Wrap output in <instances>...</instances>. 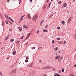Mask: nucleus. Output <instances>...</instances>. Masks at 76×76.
<instances>
[{
    "label": "nucleus",
    "mask_w": 76,
    "mask_h": 76,
    "mask_svg": "<svg viewBox=\"0 0 76 76\" xmlns=\"http://www.w3.org/2000/svg\"><path fill=\"white\" fill-rule=\"evenodd\" d=\"M37 18H38V16L37 15H34L33 17V20L34 21H35L37 20Z\"/></svg>",
    "instance_id": "nucleus-1"
},
{
    "label": "nucleus",
    "mask_w": 76,
    "mask_h": 76,
    "mask_svg": "<svg viewBox=\"0 0 76 76\" xmlns=\"http://www.w3.org/2000/svg\"><path fill=\"white\" fill-rule=\"evenodd\" d=\"M16 73V71L15 70H12V72L10 73V74L11 75L13 76Z\"/></svg>",
    "instance_id": "nucleus-2"
},
{
    "label": "nucleus",
    "mask_w": 76,
    "mask_h": 76,
    "mask_svg": "<svg viewBox=\"0 0 76 76\" xmlns=\"http://www.w3.org/2000/svg\"><path fill=\"white\" fill-rule=\"evenodd\" d=\"M31 35V33H28L27 35V36H26V39H28V38H29V37H30V35Z\"/></svg>",
    "instance_id": "nucleus-3"
},
{
    "label": "nucleus",
    "mask_w": 76,
    "mask_h": 76,
    "mask_svg": "<svg viewBox=\"0 0 76 76\" xmlns=\"http://www.w3.org/2000/svg\"><path fill=\"white\" fill-rule=\"evenodd\" d=\"M23 28H25V29H27L28 28V26H27L26 25H24L23 26Z\"/></svg>",
    "instance_id": "nucleus-4"
},
{
    "label": "nucleus",
    "mask_w": 76,
    "mask_h": 76,
    "mask_svg": "<svg viewBox=\"0 0 76 76\" xmlns=\"http://www.w3.org/2000/svg\"><path fill=\"white\" fill-rule=\"evenodd\" d=\"M67 4L65 3H64L63 4V7H67Z\"/></svg>",
    "instance_id": "nucleus-5"
},
{
    "label": "nucleus",
    "mask_w": 76,
    "mask_h": 76,
    "mask_svg": "<svg viewBox=\"0 0 76 76\" xmlns=\"http://www.w3.org/2000/svg\"><path fill=\"white\" fill-rule=\"evenodd\" d=\"M51 2H50L49 4L48 5V7L49 8L50 7V6H51Z\"/></svg>",
    "instance_id": "nucleus-6"
},
{
    "label": "nucleus",
    "mask_w": 76,
    "mask_h": 76,
    "mask_svg": "<svg viewBox=\"0 0 76 76\" xmlns=\"http://www.w3.org/2000/svg\"><path fill=\"white\" fill-rule=\"evenodd\" d=\"M72 17H70L68 20V22H70V20H72Z\"/></svg>",
    "instance_id": "nucleus-7"
},
{
    "label": "nucleus",
    "mask_w": 76,
    "mask_h": 76,
    "mask_svg": "<svg viewBox=\"0 0 76 76\" xmlns=\"http://www.w3.org/2000/svg\"><path fill=\"white\" fill-rule=\"evenodd\" d=\"M27 18H28V19H31V15L30 14H28V15L27 16Z\"/></svg>",
    "instance_id": "nucleus-8"
},
{
    "label": "nucleus",
    "mask_w": 76,
    "mask_h": 76,
    "mask_svg": "<svg viewBox=\"0 0 76 76\" xmlns=\"http://www.w3.org/2000/svg\"><path fill=\"white\" fill-rule=\"evenodd\" d=\"M38 50H39V51H41V50H42V47H39L38 48Z\"/></svg>",
    "instance_id": "nucleus-9"
},
{
    "label": "nucleus",
    "mask_w": 76,
    "mask_h": 76,
    "mask_svg": "<svg viewBox=\"0 0 76 76\" xmlns=\"http://www.w3.org/2000/svg\"><path fill=\"white\" fill-rule=\"evenodd\" d=\"M18 28L19 31H22V28L21 27H18Z\"/></svg>",
    "instance_id": "nucleus-10"
},
{
    "label": "nucleus",
    "mask_w": 76,
    "mask_h": 76,
    "mask_svg": "<svg viewBox=\"0 0 76 76\" xmlns=\"http://www.w3.org/2000/svg\"><path fill=\"white\" fill-rule=\"evenodd\" d=\"M54 76H60V75H59V74H54Z\"/></svg>",
    "instance_id": "nucleus-11"
},
{
    "label": "nucleus",
    "mask_w": 76,
    "mask_h": 76,
    "mask_svg": "<svg viewBox=\"0 0 76 76\" xmlns=\"http://www.w3.org/2000/svg\"><path fill=\"white\" fill-rule=\"evenodd\" d=\"M5 17L6 18H7V19H9V16L7 15H6Z\"/></svg>",
    "instance_id": "nucleus-12"
},
{
    "label": "nucleus",
    "mask_w": 76,
    "mask_h": 76,
    "mask_svg": "<svg viewBox=\"0 0 76 76\" xmlns=\"http://www.w3.org/2000/svg\"><path fill=\"white\" fill-rule=\"evenodd\" d=\"M61 23L63 24V25H64L65 24V22L64 21H62L61 22Z\"/></svg>",
    "instance_id": "nucleus-13"
},
{
    "label": "nucleus",
    "mask_w": 76,
    "mask_h": 76,
    "mask_svg": "<svg viewBox=\"0 0 76 76\" xmlns=\"http://www.w3.org/2000/svg\"><path fill=\"white\" fill-rule=\"evenodd\" d=\"M9 19H10V20H11V21H12V22H14V21L12 19V18H11L10 17L9 18Z\"/></svg>",
    "instance_id": "nucleus-14"
},
{
    "label": "nucleus",
    "mask_w": 76,
    "mask_h": 76,
    "mask_svg": "<svg viewBox=\"0 0 76 76\" xmlns=\"http://www.w3.org/2000/svg\"><path fill=\"white\" fill-rule=\"evenodd\" d=\"M45 69H49V66H47L45 67Z\"/></svg>",
    "instance_id": "nucleus-15"
},
{
    "label": "nucleus",
    "mask_w": 76,
    "mask_h": 76,
    "mask_svg": "<svg viewBox=\"0 0 76 76\" xmlns=\"http://www.w3.org/2000/svg\"><path fill=\"white\" fill-rule=\"evenodd\" d=\"M33 64V63H31V64H30V65H29V67H32V65Z\"/></svg>",
    "instance_id": "nucleus-16"
},
{
    "label": "nucleus",
    "mask_w": 76,
    "mask_h": 76,
    "mask_svg": "<svg viewBox=\"0 0 76 76\" xmlns=\"http://www.w3.org/2000/svg\"><path fill=\"white\" fill-rule=\"evenodd\" d=\"M24 38V36H22L21 37L20 39H23Z\"/></svg>",
    "instance_id": "nucleus-17"
},
{
    "label": "nucleus",
    "mask_w": 76,
    "mask_h": 76,
    "mask_svg": "<svg viewBox=\"0 0 76 76\" xmlns=\"http://www.w3.org/2000/svg\"><path fill=\"white\" fill-rule=\"evenodd\" d=\"M55 60H57V59H58V56H56L55 57Z\"/></svg>",
    "instance_id": "nucleus-18"
},
{
    "label": "nucleus",
    "mask_w": 76,
    "mask_h": 76,
    "mask_svg": "<svg viewBox=\"0 0 76 76\" xmlns=\"http://www.w3.org/2000/svg\"><path fill=\"white\" fill-rule=\"evenodd\" d=\"M15 54H16V52H15V51L13 52L12 54L13 55H15Z\"/></svg>",
    "instance_id": "nucleus-19"
},
{
    "label": "nucleus",
    "mask_w": 76,
    "mask_h": 76,
    "mask_svg": "<svg viewBox=\"0 0 76 76\" xmlns=\"http://www.w3.org/2000/svg\"><path fill=\"white\" fill-rule=\"evenodd\" d=\"M61 3H62V2H61V1H60L59 2H58V4H61Z\"/></svg>",
    "instance_id": "nucleus-20"
},
{
    "label": "nucleus",
    "mask_w": 76,
    "mask_h": 76,
    "mask_svg": "<svg viewBox=\"0 0 76 76\" xmlns=\"http://www.w3.org/2000/svg\"><path fill=\"white\" fill-rule=\"evenodd\" d=\"M8 39V36H7L5 37V40H7Z\"/></svg>",
    "instance_id": "nucleus-21"
},
{
    "label": "nucleus",
    "mask_w": 76,
    "mask_h": 76,
    "mask_svg": "<svg viewBox=\"0 0 76 76\" xmlns=\"http://www.w3.org/2000/svg\"><path fill=\"white\" fill-rule=\"evenodd\" d=\"M61 59L60 58H59L58 60V61L59 62H60V61H61Z\"/></svg>",
    "instance_id": "nucleus-22"
},
{
    "label": "nucleus",
    "mask_w": 76,
    "mask_h": 76,
    "mask_svg": "<svg viewBox=\"0 0 76 76\" xmlns=\"http://www.w3.org/2000/svg\"><path fill=\"white\" fill-rule=\"evenodd\" d=\"M56 40L57 41H59V40H60V38H58L56 39Z\"/></svg>",
    "instance_id": "nucleus-23"
},
{
    "label": "nucleus",
    "mask_w": 76,
    "mask_h": 76,
    "mask_svg": "<svg viewBox=\"0 0 76 76\" xmlns=\"http://www.w3.org/2000/svg\"><path fill=\"white\" fill-rule=\"evenodd\" d=\"M57 50H58V47H56V49H54L55 51H57Z\"/></svg>",
    "instance_id": "nucleus-24"
},
{
    "label": "nucleus",
    "mask_w": 76,
    "mask_h": 76,
    "mask_svg": "<svg viewBox=\"0 0 76 76\" xmlns=\"http://www.w3.org/2000/svg\"><path fill=\"white\" fill-rule=\"evenodd\" d=\"M74 37L75 39H76V34H75L74 35Z\"/></svg>",
    "instance_id": "nucleus-25"
},
{
    "label": "nucleus",
    "mask_w": 76,
    "mask_h": 76,
    "mask_svg": "<svg viewBox=\"0 0 76 76\" xmlns=\"http://www.w3.org/2000/svg\"><path fill=\"white\" fill-rule=\"evenodd\" d=\"M13 41H14V39H11L10 40V42H13Z\"/></svg>",
    "instance_id": "nucleus-26"
},
{
    "label": "nucleus",
    "mask_w": 76,
    "mask_h": 76,
    "mask_svg": "<svg viewBox=\"0 0 76 76\" xmlns=\"http://www.w3.org/2000/svg\"><path fill=\"white\" fill-rule=\"evenodd\" d=\"M64 69L62 68V72H64Z\"/></svg>",
    "instance_id": "nucleus-27"
},
{
    "label": "nucleus",
    "mask_w": 76,
    "mask_h": 76,
    "mask_svg": "<svg viewBox=\"0 0 76 76\" xmlns=\"http://www.w3.org/2000/svg\"><path fill=\"white\" fill-rule=\"evenodd\" d=\"M43 32H47V30L46 29H44L43 30Z\"/></svg>",
    "instance_id": "nucleus-28"
},
{
    "label": "nucleus",
    "mask_w": 76,
    "mask_h": 76,
    "mask_svg": "<svg viewBox=\"0 0 76 76\" xmlns=\"http://www.w3.org/2000/svg\"><path fill=\"white\" fill-rule=\"evenodd\" d=\"M69 76H75V75L73 74H71L70 75H69Z\"/></svg>",
    "instance_id": "nucleus-29"
},
{
    "label": "nucleus",
    "mask_w": 76,
    "mask_h": 76,
    "mask_svg": "<svg viewBox=\"0 0 76 76\" xmlns=\"http://www.w3.org/2000/svg\"><path fill=\"white\" fill-rule=\"evenodd\" d=\"M5 23H6L7 25L8 24V22H7V21L6 20L5 21Z\"/></svg>",
    "instance_id": "nucleus-30"
},
{
    "label": "nucleus",
    "mask_w": 76,
    "mask_h": 76,
    "mask_svg": "<svg viewBox=\"0 0 76 76\" xmlns=\"http://www.w3.org/2000/svg\"><path fill=\"white\" fill-rule=\"evenodd\" d=\"M57 29H60V27H58L57 28Z\"/></svg>",
    "instance_id": "nucleus-31"
},
{
    "label": "nucleus",
    "mask_w": 76,
    "mask_h": 76,
    "mask_svg": "<svg viewBox=\"0 0 76 76\" xmlns=\"http://www.w3.org/2000/svg\"><path fill=\"white\" fill-rule=\"evenodd\" d=\"M25 61L26 63H28V60H25Z\"/></svg>",
    "instance_id": "nucleus-32"
},
{
    "label": "nucleus",
    "mask_w": 76,
    "mask_h": 76,
    "mask_svg": "<svg viewBox=\"0 0 76 76\" xmlns=\"http://www.w3.org/2000/svg\"><path fill=\"white\" fill-rule=\"evenodd\" d=\"M53 14H52V15H51L49 17V18H51V17H52V16H53Z\"/></svg>",
    "instance_id": "nucleus-33"
},
{
    "label": "nucleus",
    "mask_w": 76,
    "mask_h": 76,
    "mask_svg": "<svg viewBox=\"0 0 76 76\" xmlns=\"http://www.w3.org/2000/svg\"><path fill=\"white\" fill-rule=\"evenodd\" d=\"M54 40H53L52 41V44H54Z\"/></svg>",
    "instance_id": "nucleus-34"
},
{
    "label": "nucleus",
    "mask_w": 76,
    "mask_h": 76,
    "mask_svg": "<svg viewBox=\"0 0 76 76\" xmlns=\"http://www.w3.org/2000/svg\"><path fill=\"white\" fill-rule=\"evenodd\" d=\"M20 42V41H18L17 42V44H19V42Z\"/></svg>",
    "instance_id": "nucleus-35"
},
{
    "label": "nucleus",
    "mask_w": 76,
    "mask_h": 76,
    "mask_svg": "<svg viewBox=\"0 0 76 76\" xmlns=\"http://www.w3.org/2000/svg\"><path fill=\"white\" fill-rule=\"evenodd\" d=\"M0 75L1 76H3V75L2 73H1V72H0Z\"/></svg>",
    "instance_id": "nucleus-36"
},
{
    "label": "nucleus",
    "mask_w": 76,
    "mask_h": 76,
    "mask_svg": "<svg viewBox=\"0 0 76 76\" xmlns=\"http://www.w3.org/2000/svg\"><path fill=\"white\" fill-rule=\"evenodd\" d=\"M66 41H64V42H63V44H65L66 43Z\"/></svg>",
    "instance_id": "nucleus-37"
},
{
    "label": "nucleus",
    "mask_w": 76,
    "mask_h": 76,
    "mask_svg": "<svg viewBox=\"0 0 76 76\" xmlns=\"http://www.w3.org/2000/svg\"><path fill=\"white\" fill-rule=\"evenodd\" d=\"M23 20V18H22V17H21L20 20Z\"/></svg>",
    "instance_id": "nucleus-38"
},
{
    "label": "nucleus",
    "mask_w": 76,
    "mask_h": 76,
    "mask_svg": "<svg viewBox=\"0 0 76 76\" xmlns=\"http://www.w3.org/2000/svg\"><path fill=\"white\" fill-rule=\"evenodd\" d=\"M63 56H61V58H60L61 60H62V59H63Z\"/></svg>",
    "instance_id": "nucleus-39"
},
{
    "label": "nucleus",
    "mask_w": 76,
    "mask_h": 76,
    "mask_svg": "<svg viewBox=\"0 0 76 76\" xmlns=\"http://www.w3.org/2000/svg\"><path fill=\"white\" fill-rule=\"evenodd\" d=\"M43 22H44V20H42V21H41L40 23H43Z\"/></svg>",
    "instance_id": "nucleus-40"
},
{
    "label": "nucleus",
    "mask_w": 76,
    "mask_h": 76,
    "mask_svg": "<svg viewBox=\"0 0 76 76\" xmlns=\"http://www.w3.org/2000/svg\"><path fill=\"white\" fill-rule=\"evenodd\" d=\"M47 27H48V25H46V26H45V28H47Z\"/></svg>",
    "instance_id": "nucleus-41"
},
{
    "label": "nucleus",
    "mask_w": 76,
    "mask_h": 76,
    "mask_svg": "<svg viewBox=\"0 0 76 76\" xmlns=\"http://www.w3.org/2000/svg\"><path fill=\"white\" fill-rule=\"evenodd\" d=\"M24 16H25V15H23L21 17V18H23V17H24Z\"/></svg>",
    "instance_id": "nucleus-42"
},
{
    "label": "nucleus",
    "mask_w": 76,
    "mask_h": 76,
    "mask_svg": "<svg viewBox=\"0 0 76 76\" xmlns=\"http://www.w3.org/2000/svg\"><path fill=\"white\" fill-rule=\"evenodd\" d=\"M61 70H60L59 71V73H61Z\"/></svg>",
    "instance_id": "nucleus-43"
},
{
    "label": "nucleus",
    "mask_w": 76,
    "mask_h": 76,
    "mask_svg": "<svg viewBox=\"0 0 76 76\" xmlns=\"http://www.w3.org/2000/svg\"><path fill=\"white\" fill-rule=\"evenodd\" d=\"M26 59H29V58H28L27 57H26Z\"/></svg>",
    "instance_id": "nucleus-44"
},
{
    "label": "nucleus",
    "mask_w": 76,
    "mask_h": 76,
    "mask_svg": "<svg viewBox=\"0 0 76 76\" xmlns=\"http://www.w3.org/2000/svg\"><path fill=\"white\" fill-rule=\"evenodd\" d=\"M49 1V0H47V1H46L47 3H48Z\"/></svg>",
    "instance_id": "nucleus-45"
},
{
    "label": "nucleus",
    "mask_w": 76,
    "mask_h": 76,
    "mask_svg": "<svg viewBox=\"0 0 76 76\" xmlns=\"http://www.w3.org/2000/svg\"><path fill=\"white\" fill-rule=\"evenodd\" d=\"M19 1H20L19 3V4H20V2H21V1H20V0Z\"/></svg>",
    "instance_id": "nucleus-46"
},
{
    "label": "nucleus",
    "mask_w": 76,
    "mask_h": 76,
    "mask_svg": "<svg viewBox=\"0 0 76 76\" xmlns=\"http://www.w3.org/2000/svg\"><path fill=\"white\" fill-rule=\"evenodd\" d=\"M39 30H38V31H37V34H38V33H39Z\"/></svg>",
    "instance_id": "nucleus-47"
},
{
    "label": "nucleus",
    "mask_w": 76,
    "mask_h": 76,
    "mask_svg": "<svg viewBox=\"0 0 76 76\" xmlns=\"http://www.w3.org/2000/svg\"><path fill=\"white\" fill-rule=\"evenodd\" d=\"M56 56H58V54L57 53H56Z\"/></svg>",
    "instance_id": "nucleus-48"
},
{
    "label": "nucleus",
    "mask_w": 76,
    "mask_h": 76,
    "mask_svg": "<svg viewBox=\"0 0 76 76\" xmlns=\"http://www.w3.org/2000/svg\"><path fill=\"white\" fill-rule=\"evenodd\" d=\"M7 60H9V57H8L7 58Z\"/></svg>",
    "instance_id": "nucleus-49"
},
{
    "label": "nucleus",
    "mask_w": 76,
    "mask_h": 76,
    "mask_svg": "<svg viewBox=\"0 0 76 76\" xmlns=\"http://www.w3.org/2000/svg\"><path fill=\"white\" fill-rule=\"evenodd\" d=\"M63 41H62V42H60V44H61V43H63Z\"/></svg>",
    "instance_id": "nucleus-50"
},
{
    "label": "nucleus",
    "mask_w": 76,
    "mask_h": 76,
    "mask_svg": "<svg viewBox=\"0 0 76 76\" xmlns=\"http://www.w3.org/2000/svg\"><path fill=\"white\" fill-rule=\"evenodd\" d=\"M53 71H55V68H53Z\"/></svg>",
    "instance_id": "nucleus-51"
},
{
    "label": "nucleus",
    "mask_w": 76,
    "mask_h": 76,
    "mask_svg": "<svg viewBox=\"0 0 76 76\" xmlns=\"http://www.w3.org/2000/svg\"><path fill=\"white\" fill-rule=\"evenodd\" d=\"M9 1H10V0H7V2H9Z\"/></svg>",
    "instance_id": "nucleus-52"
},
{
    "label": "nucleus",
    "mask_w": 76,
    "mask_h": 76,
    "mask_svg": "<svg viewBox=\"0 0 76 76\" xmlns=\"http://www.w3.org/2000/svg\"><path fill=\"white\" fill-rule=\"evenodd\" d=\"M35 47H34L32 48L33 49H35Z\"/></svg>",
    "instance_id": "nucleus-53"
},
{
    "label": "nucleus",
    "mask_w": 76,
    "mask_h": 76,
    "mask_svg": "<svg viewBox=\"0 0 76 76\" xmlns=\"http://www.w3.org/2000/svg\"><path fill=\"white\" fill-rule=\"evenodd\" d=\"M9 30L10 31H12V29L11 28H10L9 29Z\"/></svg>",
    "instance_id": "nucleus-54"
},
{
    "label": "nucleus",
    "mask_w": 76,
    "mask_h": 76,
    "mask_svg": "<svg viewBox=\"0 0 76 76\" xmlns=\"http://www.w3.org/2000/svg\"><path fill=\"white\" fill-rule=\"evenodd\" d=\"M22 21V20H20V21H19V23H20V22H21V21Z\"/></svg>",
    "instance_id": "nucleus-55"
},
{
    "label": "nucleus",
    "mask_w": 76,
    "mask_h": 76,
    "mask_svg": "<svg viewBox=\"0 0 76 76\" xmlns=\"http://www.w3.org/2000/svg\"><path fill=\"white\" fill-rule=\"evenodd\" d=\"M42 23H40V25L41 26V25H42Z\"/></svg>",
    "instance_id": "nucleus-56"
},
{
    "label": "nucleus",
    "mask_w": 76,
    "mask_h": 76,
    "mask_svg": "<svg viewBox=\"0 0 76 76\" xmlns=\"http://www.w3.org/2000/svg\"><path fill=\"white\" fill-rule=\"evenodd\" d=\"M41 61H42V60H39V62L40 63H41Z\"/></svg>",
    "instance_id": "nucleus-57"
},
{
    "label": "nucleus",
    "mask_w": 76,
    "mask_h": 76,
    "mask_svg": "<svg viewBox=\"0 0 76 76\" xmlns=\"http://www.w3.org/2000/svg\"><path fill=\"white\" fill-rule=\"evenodd\" d=\"M30 2H32V0H30Z\"/></svg>",
    "instance_id": "nucleus-58"
},
{
    "label": "nucleus",
    "mask_w": 76,
    "mask_h": 76,
    "mask_svg": "<svg viewBox=\"0 0 76 76\" xmlns=\"http://www.w3.org/2000/svg\"><path fill=\"white\" fill-rule=\"evenodd\" d=\"M58 53H61V52H60V51H58Z\"/></svg>",
    "instance_id": "nucleus-59"
},
{
    "label": "nucleus",
    "mask_w": 76,
    "mask_h": 76,
    "mask_svg": "<svg viewBox=\"0 0 76 76\" xmlns=\"http://www.w3.org/2000/svg\"><path fill=\"white\" fill-rule=\"evenodd\" d=\"M58 58H60V56H58Z\"/></svg>",
    "instance_id": "nucleus-60"
},
{
    "label": "nucleus",
    "mask_w": 76,
    "mask_h": 76,
    "mask_svg": "<svg viewBox=\"0 0 76 76\" xmlns=\"http://www.w3.org/2000/svg\"><path fill=\"white\" fill-rule=\"evenodd\" d=\"M26 45H28V43H26Z\"/></svg>",
    "instance_id": "nucleus-61"
},
{
    "label": "nucleus",
    "mask_w": 76,
    "mask_h": 76,
    "mask_svg": "<svg viewBox=\"0 0 76 76\" xmlns=\"http://www.w3.org/2000/svg\"><path fill=\"white\" fill-rule=\"evenodd\" d=\"M75 67H76V64L74 65Z\"/></svg>",
    "instance_id": "nucleus-62"
},
{
    "label": "nucleus",
    "mask_w": 76,
    "mask_h": 76,
    "mask_svg": "<svg viewBox=\"0 0 76 76\" xmlns=\"http://www.w3.org/2000/svg\"><path fill=\"white\" fill-rule=\"evenodd\" d=\"M75 0H73V2H74V1H75Z\"/></svg>",
    "instance_id": "nucleus-63"
},
{
    "label": "nucleus",
    "mask_w": 76,
    "mask_h": 76,
    "mask_svg": "<svg viewBox=\"0 0 76 76\" xmlns=\"http://www.w3.org/2000/svg\"><path fill=\"white\" fill-rule=\"evenodd\" d=\"M23 75H25V73H24V74H23Z\"/></svg>",
    "instance_id": "nucleus-64"
}]
</instances>
